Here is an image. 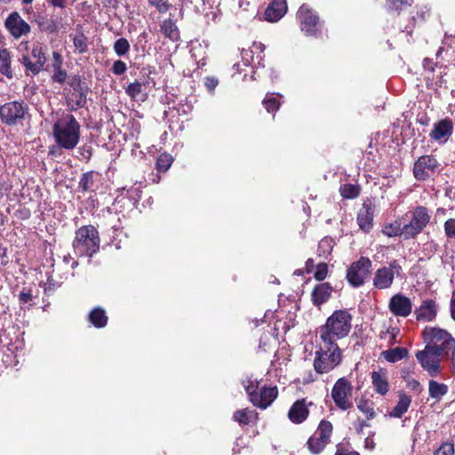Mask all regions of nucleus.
<instances>
[{"label": "nucleus", "instance_id": "1", "mask_svg": "<svg viewBox=\"0 0 455 455\" xmlns=\"http://www.w3.org/2000/svg\"><path fill=\"white\" fill-rule=\"evenodd\" d=\"M351 315L346 310H336L320 329V339L329 349L339 347L337 341L347 337L351 329Z\"/></svg>", "mask_w": 455, "mask_h": 455}, {"label": "nucleus", "instance_id": "2", "mask_svg": "<svg viewBox=\"0 0 455 455\" xmlns=\"http://www.w3.org/2000/svg\"><path fill=\"white\" fill-rule=\"evenodd\" d=\"M58 147L64 149L75 148L80 140V124L74 116L66 114L58 118L52 128Z\"/></svg>", "mask_w": 455, "mask_h": 455}, {"label": "nucleus", "instance_id": "3", "mask_svg": "<svg viewBox=\"0 0 455 455\" xmlns=\"http://www.w3.org/2000/svg\"><path fill=\"white\" fill-rule=\"evenodd\" d=\"M250 402L256 407L265 410L277 397L278 389L276 387H262L259 391V381L257 379L247 377L242 382Z\"/></svg>", "mask_w": 455, "mask_h": 455}, {"label": "nucleus", "instance_id": "4", "mask_svg": "<svg viewBox=\"0 0 455 455\" xmlns=\"http://www.w3.org/2000/svg\"><path fill=\"white\" fill-rule=\"evenodd\" d=\"M73 249L76 256L92 257L100 249L97 229L92 225L80 228L76 233Z\"/></svg>", "mask_w": 455, "mask_h": 455}, {"label": "nucleus", "instance_id": "5", "mask_svg": "<svg viewBox=\"0 0 455 455\" xmlns=\"http://www.w3.org/2000/svg\"><path fill=\"white\" fill-rule=\"evenodd\" d=\"M341 362V351L339 347L328 348L321 341L320 349L315 353L314 368L317 373L323 374L332 371Z\"/></svg>", "mask_w": 455, "mask_h": 455}, {"label": "nucleus", "instance_id": "6", "mask_svg": "<svg viewBox=\"0 0 455 455\" xmlns=\"http://www.w3.org/2000/svg\"><path fill=\"white\" fill-rule=\"evenodd\" d=\"M29 115V107L23 100H13L0 107V120L6 125H18Z\"/></svg>", "mask_w": 455, "mask_h": 455}, {"label": "nucleus", "instance_id": "7", "mask_svg": "<svg viewBox=\"0 0 455 455\" xmlns=\"http://www.w3.org/2000/svg\"><path fill=\"white\" fill-rule=\"evenodd\" d=\"M440 349L435 345H426L423 350L416 353V358L419 364L429 376L437 377L441 372V355Z\"/></svg>", "mask_w": 455, "mask_h": 455}, {"label": "nucleus", "instance_id": "8", "mask_svg": "<svg viewBox=\"0 0 455 455\" xmlns=\"http://www.w3.org/2000/svg\"><path fill=\"white\" fill-rule=\"evenodd\" d=\"M297 19L301 31L307 36L318 37L322 34L323 24L317 13L307 4H302L298 12Z\"/></svg>", "mask_w": 455, "mask_h": 455}, {"label": "nucleus", "instance_id": "9", "mask_svg": "<svg viewBox=\"0 0 455 455\" xmlns=\"http://www.w3.org/2000/svg\"><path fill=\"white\" fill-rule=\"evenodd\" d=\"M405 217L410 219L408 222L403 223L408 239L414 238L420 234L431 219L428 210L424 206H417L413 211L408 212Z\"/></svg>", "mask_w": 455, "mask_h": 455}, {"label": "nucleus", "instance_id": "10", "mask_svg": "<svg viewBox=\"0 0 455 455\" xmlns=\"http://www.w3.org/2000/svg\"><path fill=\"white\" fill-rule=\"evenodd\" d=\"M403 272L402 266L396 259L389 262L387 267H382L376 270L372 284L378 290H386L392 286L395 276H400Z\"/></svg>", "mask_w": 455, "mask_h": 455}, {"label": "nucleus", "instance_id": "11", "mask_svg": "<svg viewBox=\"0 0 455 455\" xmlns=\"http://www.w3.org/2000/svg\"><path fill=\"white\" fill-rule=\"evenodd\" d=\"M332 433V425L328 420H322L314 433L307 440V445L312 454H319L330 442Z\"/></svg>", "mask_w": 455, "mask_h": 455}, {"label": "nucleus", "instance_id": "12", "mask_svg": "<svg viewBox=\"0 0 455 455\" xmlns=\"http://www.w3.org/2000/svg\"><path fill=\"white\" fill-rule=\"evenodd\" d=\"M352 390L351 383L345 377L336 381L331 390V398L339 409L347 411L352 407L353 403L350 400Z\"/></svg>", "mask_w": 455, "mask_h": 455}, {"label": "nucleus", "instance_id": "13", "mask_svg": "<svg viewBox=\"0 0 455 455\" xmlns=\"http://www.w3.org/2000/svg\"><path fill=\"white\" fill-rule=\"evenodd\" d=\"M371 261L366 257H361L354 262L347 271V280L353 287H360L370 274Z\"/></svg>", "mask_w": 455, "mask_h": 455}, {"label": "nucleus", "instance_id": "14", "mask_svg": "<svg viewBox=\"0 0 455 455\" xmlns=\"http://www.w3.org/2000/svg\"><path fill=\"white\" fill-rule=\"evenodd\" d=\"M425 340L427 341V345H435L442 352L448 354V347L455 339L445 330L435 327H427L423 331Z\"/></svg>", "mask_w": 455, "mask_h": 455}, {"label": "nucleus", "instance_id": "15", "mask_svg": "<svg viewBox=\"0 0 455 455\" xmlns=\"http://www.w3.org/2000/svg\"><path fill=\"white\" fill-rule=\"evenodd\" d=\"M439 167L433 156L425 155L418 158L413 166V175L417 180H426L433 176Z\"/></svg>", "mask_w": 455, "mask_h": 455}, {"label": "nucleus", "instance_id": "16", "mask_svg": "<svg viewBox=\"0 0 455 455\" xmlns=\"http://www.w3.org/2000/svg\"><path fill=\"white\" fill-rule=\"evenodd\" d=\"M4 26L14 39L27 36L31 31L30 25L17 12H12L8 15L5 19Z\"/></svg>", "mask_w": 455, "mask_h": 455}, {"label": "nucleus", "instance_id": "17", "mask_svg": "<svg viewBox=\"0 0 455 455\" xmlns=\"http://www.w3.org/2000/svg\"><path fill=\"white\" fill-rule=\"evenodd\" d=\"M388 309L396 317H407L412 312V301L407 296L396 293L390 298Z\"/></svg>", "mask_w": 455, "mask_h": 455}, {"label": "nucleus", "instance_id": "18", "mask_svg": "<svg viewBox=\"0 0 455 455\" xmlns=\"http://www.w3.org/2000/svg\"><path fill=\"white\" fill-rule=\"evenodd\" d=\"M452 133V120L446 117L434 124L429 137L439 144H444L448 141Z\"/></svg>", "mask_w": 455, "mask_h": 455}, {"label": "nucleus", "instance_id": "19", "mask_svg": "<svg viewBox=\"0 0 455 455\" xmlns=\"http://www.w3.org/2000/svg\"><path fill=\"white\" fill-rule=\"evenodd\" d=\"M312 405L313 403H307L306 399L297 400L288 411V419L294 424L304 422L309 414L308 407Z\"/></svg>", "mask_w": 455, "mask_h": 455}, {"label": "nucleus", "instance_id": "20", "mask_svg": "<svg viewBox=\"0 0 455 455\" xmlns=\"http://www.w3.org/2000/svg\"><path fill=\"white\" fill-rule=\"evenodd\" d=\"M418 321L431 322L437 315V304L434 299H425L414 311Z\"/></svg>", "mask_w": 455, "mask_h": 455}, {"label": "nucleus", "instance_id": "21", "mask_svg": "<svg viewBox=\"0 0 455 455\" xmlns=\"http://www.w3.org/2000/svg\"><path fill=\"white\" fill-rule=\"evenodd\" d=\"M371 383L375 392L379 395H385L390 390L387 371L380 368L371 373Z\"/></svg>", "mask_w": 455, "mask_h": 455}, {"label": "nucleus", "instance_id": "22", "mask_svg": "<svg viewBox=\"0 0 455 455\" xmlns=\"http://www.w3.org/2000/svg\"><path fill=\"white\" fill-rule=\"evenodd\" d=\"M287 12L286 0H272L265 11V19L270 22L279 20Z\"/></svg>", "mask_w": 455, "mask_h": 455}, {"label": "nucleus", "instance_id": "23", "mask_svg": "<svg viewBox=\"0 0 455 455\" xmlns=\"http://www.w3.org/2000/svg\"><path fill=\"white\" fill-rule=\"evenodd\" d=\"M374 209L371 204H363L357 214V223L362 230L370 232L373 227Z\"/></svg>", "mask_w": 455, "mask_h": 455}, {"label": "nucleus", "instance_id": "24", "mask_svg": "<svg viewBox=\"0 0 455 455\" xmlns=\"http://www.w3.org/2000/svg\"><path fill=\"white\" fill-rule=\"evenodd\" d=\"M52 59H53V60L51 65V68H52V80L54 83L62 84L68 77L67 71L62 68V64H63L62 55L58 52H53Z\"/></svg>", "mask_w": 455, "mask_h": 455}, {"label": "nucleus", "instance_id": "25", "mask_svg": "<svg viewBox=\"0 0 455 455\" xmlns=\"http://www.w3.org/2000/svg\"><path fill=\"white\" fill-rule=\"evenodd\" d=\"M332 292V287L329 283H322L316 285L311 294V299L315 306L325 303Z\"/></svg>", "mask_w": 455, "mask_h": 455}, {"label": "nucleus", "instance_id": "26", "mask_svg": "<svg viewBox=\"0 0 455 455\" xmlns=\"http://www.w3.org/2000/svg\"><path fill=\"white\" fill-rule=\"evenodd\" d=\"M86 88L73 90L66 97L67 104L71 110L82 108L86 104Z\"/></svg>", "mask_w": 455, "mask_h": 455}, {"label": "nucleus", "instance_id": "27", "mask_svg": "<svg viewBox=\"0 0 455 455\" xmlns=\"http://www.w3.org/2000/svg\"><path fill=\"white\" fill-rule=\"evenodd\" d=\"M398 397L399 400L396 405L392 409L391 411H389L388 415L391 418H402L403 415L408 411L411 403V397L403 392L399 393Z\"/></svg>", "mask_w": 455, "mask_h": 455}, {"label": "nucleus", "instance_id": "28", "mask_svg": "<svg viewBox=\"0 0 455 455\" xmlns=\"http://www.w3.org/2000/svg\"><path fill=\"white\" fill-rule=\"evenodd\" d=\"M404 230L405 228L402 220H396L392 223L385 225L382 228V233L387 237L400 236L404 240H409Z\"/></svg>", "mask_w": 455, "mask_h": 455}, {"label": "nucleus", "instance_id": "29", "mask_svg": "<svg viewBox=\"0 0 455 455\" xmlns=\"http://www.w3.org/2000/svg\"><path fill=\"white\" fill-rule=\"evenodd\" d=\"M98 174L94 172H84L78 182V188L83 192L95 191Z\"/></svg>", "mask_w": 455, "mask_h": 455}, {"label": "nucleus", "instance_id": "30", "mask_svg": "<svg viewBox=\"0 0 455 455\" xmlns=\"http://www.w3.org/2000/svg\"><path fill=\"white\" fill-rule=\"evenodd\" d=\"M449 387L446 384L439 383L434 379L428 382V393L432 399L435 402H439L447 393Z\"/></svg>", "mask_w": 455, "mask_h": 455}, {"label": "nucleus", "instance_id": "31", "mask_svg": "<svg viewBox=\"0 0 455 455\" xmlns=\"http://www.w3.org/2000/svg\"><path fill=\"white\" fill-rule=\"evenodd\" d=\"M89 321L92 323L96 328H103L108 323V316L103 308L97 307L93 308L89 315Z\"/></svg>", "mask_w": 455, "mask_h": 455}, {"label": "nucleus", "instance_id": "32", "mask_svg": "<svg viewBox=\"0 0 455 455\" xmlns=\"http://www.w3.org/2000/svg\"><path fill=\"white\" fill-rule=\"evenodd\" d=\"M190 55L198 68H203L206 65V50L201 44L196 43L191 44Z\"/></svg>", "mask_w": 455, "mask_h": 455}, {"label": "nucleus", "instance_id": "33", "mask_svg": "<svg viewBox=\"0 0 455 455\" xmlns=\"http://www.w3.org/2000/svg\"><path fill=\"white\" fill-rule=\"evenodd\" d=\"M161 31L172 42L180 40V32L175 22L171 19L164 20L161 24Z\"/></svg>", "mask_w": 455, "mask_h": 455}, {"label": "nucleus", "instance_id": "34", "mask_svg": "<svg viewBox=\"0 0 455 455\" xmlns=\"http://www.w3.org/2000/svg\"><path fill=\"white\" fill-rule=\"evenodd\" d=\"M257 412L253 410H250L248 408L237 410L234 415L233 419L235 421L238 422L240 425H248L251 422L257 419Z\"/></svg>", "mask_w": 455, "mask_h": 455}, {"label": "nucleus", "instance_id": "35", "mask_svg": "<svg viewBox=\"0 0 455 455\" xmlns=\"http://www.w3.org/2000/svg\"><path fill=\"white\" fill-rule=\"evenodd\" d=\"M0 72L9 79L13 76L11 68V53L6 49H0Z\"/></svg>", "mask_w": 455, "mask_h": 455}, {"label": "nucleus", "instance_id": "36", "mask_svg": "<svg viewBox=\"0 0 455 455\" xmlns=\"http://www.w3.org/2000/svg\"><path fill=\"white\" fill-rule=\"evenodd\" d=\"M408 350L405 347H397L382 352V356L389 363H395L405 358Z\"/></svg>", "mask_w": 455, "mask_h": 455}, {"label": "nucleus", "instance_id": "37", "mask_svg": "<svg viewBox=\"0 0 455 455\" xmlns=\"http://www.w3.org/2000/svg\"><path fill=\"white\" fill-rule=\"evenodd\" d=\"M334 245L335 241L333 238L329 236L323 237L318 243L317 252L319 257L327 259V257L331 253Z\"/></svg>", "mask_w": 455, "mask_h": 455}, {"label": "nucleus", "instance_id": "38", "mask_svg": "<svg viewBox=\"0 0 455 455\" xmlns=\"http://www.w3.org/2000/svg\"><path fill=\"white\" fill-rule=\"evenodd\" d=\"M279 94L274 92H268L266 94L262 104L268 113H275L280 108V101L278 100Z\"/></svg>", "mask_w": 455, "mask_h": 455}, {"label": "nucleus", "instance_id": "39", "mask_svg": "<svg viewBox=\"0 0 455 455\" xmlns=\"http://www.w3.org/2000/svg\"><path fill=\"white\" fill-rule=\"evenodd\" d=\"M73 44L76 48V51L78 53L83 54L87 52V37L84 36V32L79 28L76 29V32L73 37Z\"/></svg>", "mask_w": 455, "mask_h": 455}, {"label": "nucleus", "instance_id": "40", "mask_svg": "<svg viewBox=\"0 0 455 455\" xmlns=\"http://www.w3.org/2000/svg\"><path fill=\"white\" fill-rule=\"evenodd\" d=\"M429 15H430V10L427 6L420 7L417 11V14L413 15L411 17V20L413 21V25L411 27L407 26L405 28V30L408 33H411V30H412V28H414L416 25H419V24L425 22L427 20V19L429 17Z\"/></svg>", "mask_w": 455, "mask_h": 455}, {"label": "nucleus", "instance_id": "41", "mask_svg": "<svg viewBox=\"0 0 455 455\" xmlns=\"http://www.w3.org/2000/svg\"><path fill=\"white\" fill-rule=\"evenodd\" d=\"M130 48V43L124 37L117 39L113 45L115 53L119 57L126 55L129 52Z\"/></svg>", "mask_w": 455, "mask_h": 455}, {"label": "nucleus", "instance_id": "42", "mask_svg": "<svg viewBox=\"0 0 455 455\" xmlns=\"http://www.w3.org/2000/svg\"><path fill=\"white\" fill-rule=\"evenodd\" d=\"M173 158L170 154H161L156 160V169L160 172H165L172 165Z\"/></svg>", "mask_w": 455, "mask_h": 455}, {"label": "nucleus", "instance_id": "43", "mask_svg": "<svg viewBox=\"0 0 455 455\" xmlns=\"http://www.w3.org/2000/svg\"><path fill=\"white\" fill-rule=\"evenodd\" d=\"M340 195L344 198L353 199L359 196V188L352 184H345L340 188Z\"/></svg>", "mask_w": 455, "mask_h": 455}, {"label": "nucleus", "instance_id": "44", "mask_svg": "<svg viewBox=\"0 0 455 455\" xmlns=\"http://www.w3.org/2000/svg\"><path fill=\"white\" fill-rule=\"evenodd\" d=\"M357 408L360 411L367 416V419H370L375 417L373 403L367 400H361L357 404Z\"/></svg>", "mask_w": 455, "mask_h": 455}, {"label": "nucleus", "instance_id": "45", "mask_svg": "<svg viewBox=\"0 0 455 455\" xmlns=\"http://www.w3.org/2000/svg\"><path fill=\"white\" fill-rule=\"evenodd\" d=\"M29 57H31V59L35 60V62L37 65H39L42 68H44L46 61V58L44 56L42 47H34Z\"/></svg>", "mask_w": 455, "mask_h": 455}, {"label": "nucleus", "instance_id": "46", "mask_svg": "<svg viewBox=\"0 0 455 455\" xmlns=\"http://www.w3.org/2000/svg\"><path fill=\"white\" fill-rule=\"evenodd\" d=\"M142 92V84L135 81L125 88L126 94L132 99L137 98Z\"/></svg>", "mask_w": 455, "mask_h": 455}, {"label": "nucleus", "instance_id": "47", "mask_svg": "<svg viewBox=\"0 0 455 455\" xmlns=\"http://www.w3.org/2000/svg\"><path fill=\"white\" fill-rule=\"evenodd\" d=\"M21 63L26 67L28 70L31 71V73L34 75L38 74L43 69L29 56H23Z\"/></svg>", "mask_w": 455, "mask_h": 455}, {"label": "nucleus", "instance_id": "48", "mask_svg": "<svg viewBox=\"0 0 455 455\" xmlns=\"http://www.w3.org/2000/svg\"><path fill=\"white\" fill-rule=\"evenodd\" d=\"M41 28L47 33L57 32L60 28V22L57 20L50 19L41 23Z\"/></svg>", "mask_w": 455, "mask_h": 455}, {"label": "nucleus", "instance_id": "49", "mask_svg": "<svg viewBox=\"0 0 455 455\" xmlns=\"http://www.w3.org/2000/svg\"><path fill=\"white\" fill-rule=\"evenodd\" d=\"M328 266L326 263H319L316 266V269L314 273V276L318 281H323L327 277Z\"/></svg>", "mask_w": 455, "mask_h": 455}, {"label": "nucleus", "instance_id": "50", "mask_svg": "<svg viewBox=\"0 0 455 455\" xmlns=\"http://www.w3.org/2000/svg\"><path fill=\"white\" fill-rule=\"evenodd\" d=\"M412 0H388L387 7L393 11H399L404 5H411Z\"/></svg>", "mask_w": 455, "mask_h": 455}, {"label": "nucleus", "instance_id": "51", "mask_svg": "<svg viewBox=\"0 0 455 455\" xmlns=\"http://www.w3.org/2000/svg\"><path fill=\"white\" fill-rule=\"evenodd\" d=\"M126 70H127V65L125 64L124 61H123L121 60H117L114 61L111 71L115 75L121 76V75L124 74L126 72Z\"/></svg>", "mask_w": 455, "mask_h": 455}, {"label": "nucleus", "instance_id": "52", "mask_svg": "<svg viewBox=\"0 0 455 455\" xmlns=\"http://www.w3.org/2000/svg\"><path fill=\"white\" fill-rule=\"evenodd\" d=\"M406 383L407 388L412 391H416L420 393L422 391V387L419 380H417L413 376L408 377L403 380Z\"/></svg>", "mask_w": 455, "mask_h": 455}, {"label": "nucleus", "instance_id": "53", "mask_svg": "<svg viewBox=\"0 0 455 455\" xmlns=\"http://www.w3.org/2000/svg\"><path fill=\"white\" fill-rule=\"evenodd\" d=\"M444 232L449 238L455 237V219H449L445 221Z\"/></svg>", "mask_w": 455, "mask_h": 455}, {"label": "nucleus", "instance_id": "54", "mask_svg": "<svg viewBox=\"0 0 455 455\" xmlns=\"http://www.w3.org/2000/svg\"><path fill=\"white\" fill-rule=\"evenodd\" d=\"M435 455H454V446L451 443H443L435 453Z\"/></svg>", "mask_w": 455, "mask_h": 455}, {"label": "nucleus", "instance_id": "55", "mask_svg": "<svg viewBox=\"0 0 455 455\" xmlns=\"http://www.w3.org/2000/svg\"><path fill=\"white\" fill-rule=\"evenodd\" d=\"M69 86L73 90H81L85 88L84 82H82L81 78L78 76H72L68 81Z\"/></svg>", "mask_w": 455, "mask_h": 455}, {"label": "nucleus", "instance_id": "56", "mask_svg": "<svg viewBox=\"0 0 455 455\" xmlns=\"http://www.w3.org/2000/svg\"><path fill=\"white\" fill-rule=\"evenodd\" d=\"M19 301L20 304H27V303H29L32 301L33 299V295H32V292L30 290L28 289H23L20 293H19Z\"/></svg>", "mask_w": 455, "mask_h": 455}, {"label": "nucleus", "instance_id": "57", "mask_svg": "<svg viewBox=\"0 0 455 455\" xmlns=\"http://www.w3.org/2000/svg\"><path fill=\"white\" fill-rule=\"evenodd\" d=\"M219 84V80L212 76H208L205 78L204 85L209 92H213L214 89Z\"/></svg>", "mask_w": 455, "mask_h": 455}, {"label": "nucleus", "instance_id": "58", "mask_svg": "<svg viewBox=\"0 0 455 455\" xmlns=\"http://www.w3.org/2000/svg\"><path fill=\"white\" fill-rule=\"evenodd\" d=\"M414 374V365L411 364L408 366H404L401 370V378L403 380L406 379L408 377L413 376Z\"/></svg>", "mask_w": 455, "mask_h": 455}, {"label": "nucleus", "instance_id": "59", "mask_svg": "<svg viewBox=\"0 0 455 455\" xmlns=\"http://www.w3.org/2000/svg\"><path fill=\"white\" fill-rule=\"evenodd\" d=\"M451 352L450 359L451 362V370L455 373V341H451L450 343V347H448V353ZM447 355L449 354H446Z\"/></svg>", "mask_w": 455, "mask_h": 455}, {"label": "nucleus", "instance_id": "60", "mask_svg": "<svg viewBox=\"0 0 455 455\" xmlns=\"http://www.w3.org/2000/svg\"><path fill=\"white\" fill-rule=\"evenodd\" d=\"M61 282H57L53 279L52 276H49L48 279H47V283H46V287H45V290H55L57 287H59L60 285Z\"/></svg>", "mask_w": 455, "mask_h": 455}, {"label": "nucleus", "instance_id": "61", "mask_svg": "<svg viewBox=\"0 0 455 455\" xmlns=\"http://www.w3.org/2000/svg\"><path fill=\"white\" fill-rule=\"evenodd\" d=\"M253 50H243L242 59L246 66L250 65L251 60H252Z\"/></svg>", "mask_w": 455, "mask_h": 455}, {"label": "nucleus", "instance_id": "62", "mask_svg": "<svg viewBox=\"0 0 455 455\" xmlns=\"http://www.w3.org/2000/svg\"><path fill=\"white\" fill-rule=\"evenodd\" d=\"M79 150L83 159L89 160L91 158L92 148L90 146H83Z\"/></svg>", "mask_w": 455, "mask_h": 455}, {"label": "nucleus", "instance_id": "63", "mask_svg": "<svg viewBox=\"0 0 455 455\" xmlns=\"http://www.w3.org/2000/svg\"><path fill=\"white\" fill-rule=\"evenodd\" d=\"M47 2L54 7L63 9L67 6L68 0H47Z\"/></svg>", "mask_w": 455, "mask_h": 455}, {"label": "nucleus", "instance_id": "64", "mask_svg": "<svg viewBox=\"0 0 455 455\" xmlns=\"http://www.w3.org/2000/svg\"><path fill=\"white\" fill-rule=\"evenodd\" d=\"M451 316L455 321V291L452 293V297L450 302Z\"/></svg>", "mask_w": 455, "mask_h": 455}]
</instances>
